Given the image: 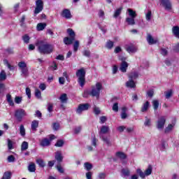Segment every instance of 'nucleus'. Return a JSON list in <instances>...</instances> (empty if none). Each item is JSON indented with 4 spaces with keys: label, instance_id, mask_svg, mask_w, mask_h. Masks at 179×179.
Instances as JSON below:
<instances>
[{
    "label": "nucleus",
    "instance_id": "f257e3e1",
    "mask_svg": "<svg viewBox=\"0 0 179 179\" xmlns=\"http://www.w3.org/2000/svg\"><path fill=\"white\" fill-rule=\"evenodd\" d=\"M36 45L40 54H51L54 51V46L43 41H38Z\"/></svg>",
    "mask_w": 179,
    "mask_h": 179
},
{
    "label": "nucleus",
    "instance_id": "f03ea898",
    "mask_svg": "<svg viewBox=\"0 0 179 179\" xmlns=\"http://www.w3.org/2000/svg\"><path fill=\"white\" fill-rule=\"evenodd\" d=\"M76 75L78 78V82L81 87H83L85 86V83H86V79L85 78L86 76V71L84 68H81L78 69Z\"/></svg>",
    "mask_w": 179,
    "mask_h": 179
},
{
    "label": "nucleus",
    "instance_id": "7ed1b4c3",
    "mask_svg": "<svg viewBox=\"0 0 179 179\" xmlns=\"http://www.w3.org/2000/svg\"><path fill=\"white\" fill-rule=\"evenodd\" d=\"M103 90V84L101 83H96L95 85L92 87V91L90 93V96L92 97H96L99 99L100 96V91Z\"/></svg>",
    "mask_w": 179,
    "mask_h": 179
},
{
    "label": "nucleus",
    "instance_id": "20e7f679",
    "mask_svg": "<svg viewBox=\"0 0 179 179\" xmlns=\"http://www.w3.org/2000/svg\"><path fill=\"white\" fill-rule=\"evenodd\" d=\"M18 67L21 72V76L23 78H27L29 76V69L27 68V64L24 62H20L18 63Z\"/></svg>",
    "mask_w": 179,
    "mask_h": 179
},
{
    "label": "nucleus",
    "instance_id": "39448f33",
    "mask_svg": "<svg viewBox=\"0 0 179 179\" xmlns=\"http://www.w3.org/2000/svg\"><path fill=\"white\" fill-rule=\"evenodd\" d=\"M43 9H44V2L43 0H36V8L34 11V15H38L40 12H42Z\"/></svg>",
    "mask_w": 179,
    "mask_h": 179
},
{
    "label": "nucleus",
    "instance_id": "423d86ee",
    "mask_svg": "<svg viewBox=\"0 0 179 179\" xmlns=\"http://www.w3.org/2000/svg\"><path fill=\"white\" fill-rule=\"evenodd\" d=\"M54 139H55V136L54 134L50 135L49 139L43 138L42 141H41L40 145L43 148H45V146H50L51 145V141H54Z\"/></svg>",
    "mask_w": 179,
    "mask_h": 179
},
{
    "label": "nucleus",
    "instance_id": "0eeeda50",
    "mask_svg": "<svg viewBox=\"0 0 179 179\" xmlns=\"http://www.w3.org/2000/svg\"><path fill=\"white\" fill-rule=\"evenodd\" d=\"M15 115L17 121L20 122L22 120H23V117H26V115H27V113H26L24 109L20 108L15 110Z\"/></svg>",
    "mask_w": 179,
    "mask_h": 179
},
{
    "label": "nucleus",
    "instance_id": "6e6552de",
    "mask_svg": "<svg viewBox=\"0 0 179 179\" xmlns=\"http://www.w3.org/2000/svg\"><path fill=\"white\" fill-rule=\"evenodd\" d=\"M162 6L164 8L165 10H171L173 9V5L170 0H159Z\"/></svg>",
    "mask_w": 179,
    "mask_h": 179
},
{
    "label": "nucleus",
    "instance_id": "1a4fd4ad",
    "mask_svg": "<svg viewBox=\"0 0 179 179\" xmlns=\"http://www.w3.org/2000/svg\"><path fill=\"white\" fill-rule=\"evenodd\" d=\"M90 107V105L89 103H82L80 104L76 109L77 114H82L83 111H87V110H89V108Z\"/></svg>",
    "mask_w": 179,
    "mask_h": 179
},
{
    "label": "nucleus",
    "instance_id": "9d476101",
    "mask_svg": "<svg viewBox=\"0 0 179 179\" xmlns=\"http://www.w3.org/2000/svg\"><path fill=\"white\" fill-rule=\"evenodd\" d=\"M164 124H166V117L162 116L157 121V128L158 129H163L164 128Z\"/></svg>",
    "mask_w": 179,
    "mask_h": 179
},
{
    "label": "nucleus",
    "instance_id": "9b49d317",
    "mask_svg": "<svg viewBox=\"0 0 179 179\" xmlns=\"http://www.w3.org/2000/svg\"><path fill=\"white\" fill-rule=\"evenodd\" d=\"M147 41L148 44H150V45H152L153 44H157V43H159V40H157V38H153V36H152V35L150 34L148 35Z\"/></svg>",
    "mask_w": 179,
    "mask_h": 179
},
{
    "label": "nucleus",
    "instance_id": "f8f14e48",
    "mask_svg": "<svg viewBox=\"0 0 179 179\" xmlns=\"http://www.w3.org/2000/svg\"><path fill=\"white\" fill-rule=\"evenodd\" d=\"M108 132H110V127L108 126H102L99 131V136L106 135V134H108Z\"/></svg>",
    "mask_w": 179,
    "mask_h": 179
},
{
    "label": "nucleus",
    "instance_id": "ddd939ff",
    "mask_svg": "<svg viewBox=\"0 0 179 179\" xmlns=\"http://www.w3.org/2000/svg\"><path fill=\"white\" fill-rule=\"evenodd\" d=\"M100 139L106 143L108 146H111V141H110V138H108L106 136L101 135L99 136Z\"/></svg>",
    "mask_w": 179,
    "mask_h": 179
},
{
    "label": "nucleus",
    "instance_id": "4468645a",
    "mask_svg": "<svg viewBox=\"0 0 179 179\" xmlns=\"http://www.w3.org/2000/svg\"><path fill=\"white\" fill-rule=\"evenodd\" d=\"M126 50L129 54H134V53L136 52V51H138V48H136V47H135L134 45H128L126 47Z\"/></svg>",
    "mask_w": 179,
    "mask_h": 179
},
{
    "label": "nucleus",
    "instance_id": "2eb2a0df",
    "mask_svg": "<svg viewBox=\"0 0 179 179\" xmlns=\"http://www.w3.org/2000/svg\"><path fill=\"white\" fill-rule=\"evenodd\" d=\"M127 69H128V62H123L120 64V71L125 73L127 72Z\"/></svg>",
    "mask_w": 179,
    "mask_h": 179
},
{
    "label": "nucleus",
    "instance_id": "dca6fc26",
    "mask_svg": "<svg viewBox=\"0 0 179 179\" xmlns=\"http://www.w3.org/2000/svg\"><path fill=\"white\" fill-rule=\"evenodd\" d=\"M62 16L66 19H71L72 16L71 15V11L68 9H64L62 13Z\"/></svg>",
    "mask_w": 179,
    "mask_h": 179
},
{
    "label": "nucleus",
    "instance_id": "f3484780",
    "mask_svg": "<svg viewBox=\"0 0 179 179\" xmlns=\"http://www.w3.org/2000/svg\"><path fill=\"white\" fill-rule=\"evenodd\" d=\"M73 41H75V37H65L64 38V42L66 45H69L71 44H72V43H73Z\"/></svg>",
    "mask_w": 179,
    "mask_h": 179
},
{
    "label": "nucleus",
    "instance_id": "a211bd4d",
    "mask_svg": "<svg viewBox=\"0 0 179 179\" xmlns=\"http://www.w3.org/2000/svg\"><path fill=\"white\" fill-rule=\"evenodd\" d=\"M64 159V157H62V154L60 151H57L55 152V159L59 162L61 163Z\"/></svg>",
    "mask_w": 179,
    "mask_h": 179
},
{
    "label": "nucleus",
    "instance_id": "6ab92c4d",
    "mask_svg": "<svg viewBox=\"0 0 179 179\" xmlns=\"http://www.w3.org/2000/svg\"><path fill=\"white\" fill-rule=\"evenodd\" d=\"M150 106V103L149 101H147L144 103L141 107V113H146V110L149 109Z\"/></svg>",
    "mask_w": 179,
    "mask_h": 179
},
{
    "label": "nucleus",
    "instance_id": "aec40b11",
    "mask_svg": "<svg viewBox=\"0 0 179 179\" xmlns=\"http://www.w3.org/2000/svg\"><path fill=\"white\" fill-rule=\"evenodd\" d=\"M115 156L120 159V160H125L127 159V155L122 152H116Z\"/></svg>",
    "mask_w": 179,
    "mask_h": 179
},
{
    "label": "nucleus",
    "instance_id": "412c9836",
    "mask_svg": "<svg viewBox=\"0 0 179 179\" xmlns=\"http://www.w3.org/2000/svg\"><path fill=\"white\" fill-rule=\"evenodd\" d=\"M28 171L29 173H35L36 172V164L31 162L28 166Z\"/></svg>",
    "mask_w": 179,
    "mask_h": 179
},
{
    "label": "nucleus",
    "instance_id": "4be33fe9",
    "mask_svg": "<svg viewBox=\"0 0 179 179\" xmlns=\"http://www.w3.org/2000/svg\"><path fill=\"white\" fill-rule=\"evenodd\" d=\"M37 31H41L43 29H45V27H47V24L46 23H38L37 24Z\"/></svg>",
    "mask_w": 179,
    "mask_h": 179
},
{
    "label": "nucleus",
    "instance_id": "5701e85b",
    "mask_svg": "<svg viewBox=\"0 0 179 179\" xmlns=\"http://www.w3.org/2000/svg\"><path fill=\"white\" fill-rule=\"evenodd\" d=\"M173 34H174L175 37L179 38V27L175 26L172 28Z\"/></svg>",
    "mask_w": 179,
    "mask_h": 179
},
{
    "label": "nucleus",
    "instance_id": "b1692460",
    "mask_svg": "<svg viewBox=\"0 0 179 179\" xmlns=\"http://www.w3.org/2000/svg\"><path fill=\"white\" fill-rule=\"evenodd\" d=\"M126 86L127 87H130L131 89L136 87V85H135V82H134L133 80L131 79L126 83Z\"/></svg>",
    "mask_w": 179,
    "mask_h": 179
},
{
    "label": "nucleus",
    "instance_id": "393cba45",
    "mask_svg": "<svg viewBox=\"0 0 179 179\" xmlns=\"http://www.w3.org/2000/svg\"><path fill=\"white\" fill-rule=\"evenodd\" d=\"M3 64H4V65H6V66H7L8 68L9 71H15V66L10 65V64H9V62L8 61V59H4Z\"/></svg>",
    "mask_w": 179,
    "mask_h": 179
},
{
    "label": "nucleus",
    "instance_id": "a878e982",
    "mask_svg": "<svg viewBox=\"0 0 179 179\" xmlns=\"http://www.w3.org/2000/svg\"><path fill=\"white\" fill-rule=\"evenodd\" d=\"M6 100H7L9 106H15V103L13 102V100L12 99V95L8 94L6 95Z\"/></svg>",
    "mask_w": 179,
    "mask_h": 179
},
{
    "label": "nucleus",
    "instance_id": "bb28decb",
    "mask_svg": "<svg viewBox=\"0 0 179 179\" xmlns=\"http://www.w3.org/2000/svg\"><path fill=\"white\" fill-rule=\"evenodd\" d=\"M126 22H127V24H129L130 26H134V24H135V18L131 17H127Z\"/></svg>",
    "mask_w": 179,
    "mask_h": 179
},
{
    "label": "nucleus",
    "instance_id": "cd10ccee",
    "mask_svg": "<svg viewBox=\"0 0 179 179\" xmlns=\"http://www.w3.org/2000/svg\"><path fill=\"white\" fill-rule=\"evenodd\" d=\"M28 149H29V143H27V141L22 142L21 145L22 152H24V150H27Z\"/></svg>",
    "mask_w": 179,
    "mask_h": 179
},
{
    "label": "nucleus",
    "instance_id": "c85d7f7f",
    "mask_svg": "<svg viewBox=\"0 0 179 179\" xmlns=\"http://www.w3.org/2000/svg\"><path fill=\"white\" fill-rule=\"evenodd\" d=\"M121 12H122V7H120L119 8L116 9L113 14V17L117 19V17L121 15Z\"/></svg>",
    "mask_w": 179,
    "mask_h": 179
},
{
    "label": "nucleus",
    "instance_id": "c756f323",
    "mask_svg": "<svg viewBox=\"0 0 179 179\" xmlns=\"http://www.w3.org/2000/svg\"><path fill=\"white\" fill-rule=\"evenodd\" d=\"M59 100L61 103H66V101H68V96L66 94H62L59 97Z\"/></svg>",
    "mask_w": 179,
    "mask_h": 179
},
{
    "label": "nucleus",
    "instance_id": "7c9ffc66",
    "mask_svg": "<svg viewBox=\"0 0 179 179\" xmlns=\"http://www.w3.org/2000/svg\"><path fill=\"white\" fill-rule=\"evenodd\" d=\"M37 128H38V121L34 120L31 123V129L32 131H36Z\"/></svg>",
    "mask_w": 179,
    "mask_h": 179
},
{
    "label": "nucleus",
    "instance_id": "2f4dec72",
    "mask_svg": "<svg viewBox=\"0 0 179 179\" xmlns=\"http://www.w3.org/2000/svg\"><path fill=\"white\" fill-rule=\"evenodd\" d=\"M152 171H153V167L152 165H149L148 169L145 171V176H150V174H152Z\"/></svg>",
    "mask_w": 179,
    "mask_h": 179
},
{
    "label": "nucleus",
    "instance_id": "473e14b6",
    "mask_svg": "<svg viewBox=\"0 0 179 179\" xmlns=\"http://www.w3.org/2000/svg\"><path fill=\"white\" fill-rule=\"evenodd\" d=\"M20 134L21 136H26V129H24V126L23 124H21L20 126Z\"/></svg>",
    "mask_w": 179,
    "mask_h": 179
},
{
    "label": "nucleus",
    "instance_id": "72a5a7b5",
    "mask_svg": "<svg viewBox=\"0 0 179 179\" xmlns=\"http://www.w3.org/2000/svg\"><path fill=\"white\" fill-rule=\"evenodd\" d=\"M127 11L129 12V16H130V17H136V12L134 11V10L128 8Z\"/></svg>",
    "mask_w": 179,
    "mask_h": 179
},
{
    "label": "nucleus",
    "instance_id": "f704fd0d",
    "mask_svg": "<svg viewBox=\"0 0 179 179\" xmlns=\"http://www.w3.org/2000/svg\"><path fill=\"white\" fill-rule=\"evenodd\" d=\"M84 167H85V169H86L87 171H90V170H92V169H93V165H92L89 162H85L84 164Z\"/></svg>",
    "mask_w": 179,
    "mask_h": 179
},
{
    "label": "nucleus",
    "instance_id": "c9c22d12",
    "mask_svg": "<svg viewBox=\"0 0 179 179\" xmlns=\"http://www.w3.org/2000/svg\"><path fill=\"white\" fill-rule=\"evenodd\" d=\"M6 80V73L2 70L0 73V81Z\"/></svg>",
    "mask_w": 179,
    "mask_h": 179
},
{
    "label": "nucleus",
    "instance_id": "e433bc0d",
    "mask_svg": "<svg viewBox=\"0 0 179 179\" xmlns=\"http://www.w3.org/2000/svg\"><path fill=\"white\" fill-rule=\"evenodd\" d=\"M152 106H153L155 111H157V109L159 108V101L153 100L152 101Z\"/></svg>",
    "mask_w": 179,
    "mask_h": 179
},
{
    "label": "nucleus",
    "instance_id": "4c0bfd02",
    "mask_svg": "<svg viewBox=\"0 0 179 179\" xmlns=\"http://www.w3.org/2000/svg\"><path fill=\"white\" fill-rule=\"evenodd\" d=\"M138 75L136 72L131 73L129 75V78L130 80H134V79H136L138 78Z\"/></svg>",
    "mask_w": 179,
    "mask_h": 179
},
{
    "label": "nucleus",
    "instance_id": "58836bf2",
    "mask_svg": "<svg viewBox=\"0 0 179 179\" xmlns=\"http://www.w3.org/2000/svg\"><path fill=\"white\" fill-rule=\"evenodd\" d=\"M136 173H137V174H138L140 176V177L141 178H145L146 177L145 172L142 171V170H141V169H138L136 170Z\"/></svg>",
    "mask_w": 179,
    "mask_h": 179
},
{
    "label": "nucleus",
    "instance_id": "ea45409f",
    "mask_svg": "<svg viewBox=\"0 0 179 179\" xmlns=\"http://www.w3.org/2000/svg\"><path fill=\"white\" fill-rule=\"evenodd\" d=\"M122 173L124 176V177H129L131 172L128 169H122Z\"/></svg>",
    "mask_w": 179,
    "mask_h": 179
},
{
    "label": "nucleus",
    "instance_id": "a19ab883",
    "mask_svg": "<svg viewBox=\"0 0 179 179\" xmlns=\"http://www.w3.org/2000/svg\"><path fill=\"white\" fill-rule=\"evenodd\" d=\"M106 48H108V50H111V48H113L114 47V42H113L111 41H108L106 43Z\"/></svg>",
    "mask_w": 179,
    "mask_h": 179
},
{
    "label": "nucleus",
    "instance_id": "79ce46f5",
    "mask_svg": "<svg viewBox=\"0 0 179 179\" xmlns=\"http://www.w3.org/2000/svg\"><path fill=\"white\" fill-rule=\"evenodd\" d=\"M37 164H38L39 167H45V162L41 159L36 160Z\"/></svg>",
    "mask_w": 179,
    "mask_h": 179
},
{
    "label": "nucleus",
    "instance_id": "37998d69",
    "mask_svg": "<svg viewBox=\"0 0 179 179\" xmlns=\"http://www.w3.org/2000/svg\"><path fill=\"white\" fill-rule=\"evenodd\" d=\"M35 97H36V99H41V91H40V90L36 89L35 90Z\"/></svg>",
    "mask_w": 179,
    "mask_h": 179
},
{
    "label": "nucleus",
    "instance_id": "c03bdc74",
    "mask_svg": "<svg viewBox=\"0 0 179 179\" xmlns=\"http://www.w3.org/2000/svg\"><path fill=\"white\" fill-rule=\"evenodd\" d=\"M79 48V41H76L73 43V51L76 52Z\"/></svg>",
    "mask_w": 179,
    "mask_h": 179
},
{
    "label": "nucleus",
    "instance_id": "a18cd8bd",
    "mask_svg": "<svg viewBox=\"0 0 179 179\" xmlns=\"http://www.w3.org/2000/svg\"><path fill=\"white\" fill-rule=\"evenodd\" d=\"M91 52L90 50H84L83 51V55H84V57H87V58L90 57L91 55Z\"/></svg>",
    "mask_w": 179,
    "mask_h": 179
},
{
    "label": "nucleus",
    "instance_id": "49530a36",
    "mask_svg": "<svg viewBox=\"0 0 179 179\" xmlns=\"http://www.w3.org/2000/svg\"><path fill=\"white\" fill-rule=\"evenodd\" d=\"M48 113H52L54 111V104L49 103H48Z\"/></svg>",
    "mask_w": 179,
    "mask_h": 179
},
{
    "label": "nucleus",
    "instance_id": "de8ad7c7",
    "mask_svg": "<svg viewBox=\"0 0 179 179\" xmlns=\"http://www.w3.org/2000/svg\"><path fill=\"white\" fill-rule=\"evenodd\" d=\"M22 40L24 43H25L26 44H29L30 41V37L28 35H24L22 36Z\"/></svg>",
    "mask_w": 179,
    "mask_h": 179
},
{
    "label": "nucleus",
    "instance_id": "09e8293b",
    "mask_svg": "<svg viewBox=\"0 0 179 179\" xmlns=\"http://www.w3.org/2000/svg\"><path fill=\"white\" fill-rule=\"evenodd\" d=\"M12 173L10 172L4 173L2 179H10Z\"/></svg>",
    "mask_w": 179,
    "mask_h": 179
},
{
    "label": "nucleus",
    "instance_id": "8fccbe9b",
    "mask_svg": "<svg viewBox=\"0 0 179 179\" xmlns=\"http://www.w3.org/2000/svg\"><path fill=\"white\" fill-rule=\"evenodd\" d=\"M171 96H173V90H170L167 91L166 92H165L166 99H170V97H171Z\"/></svg>",
    "mask_w": 179,
    "mask_h": 179
},
{
    "label": "nucleus",
    "instance_id": "3c124183",
    "mask_svg": "<svg viewBox=\"0 0 179 179\" xmlns=\"http://www.w3.org/2000/svg\"><path fill=\"white\" fill-rule=\"evenodd\" d=\"M55 146H56L57 148H62V146H64V141H62V140L57 141V143H55Z\"/></svg>",
    "mask_w": 179,
    "mask_h": 179
},
{
    "label": "nucleus",
    "instance_id": "603ef678",
    "mask_svg": "<svg viewBox=\"0 0 179 179\" xmlns=\"http://www.w3.org/2000/svg\"><path fill=\"white\" fill-rule=\"evenodd\" d=\"M145 19L148 20V22L150 21V19H152V11L149 10L146 15H145Z\"/></svg>",
    "mask_w": 179,
    "mask_h": 179
},
{
    "label": "nucleus",
    "instance_id": "864d4df0",
    "mask_svg": "<svg viewBox=\"0 0 179 179\" xmlns=\"http://www.w3.org/2000/svg\"><path fill=\"white\" fill-rule=\"evenodd\" d=\"M67 33L70 37H74L75 38V31L72 30V29H67Z\"/></svg>",
    "mask_w": 179,
    "mask_h": 179
},
{
    "label": "nucleus",
    "instance_id": "5fc2aeb1",
    "mask_svg": "<svg viewBox=\"0 0 179 179\" xmlns=\"http://www.w3.org/2000/svg\"><path fill=\"white\" fill-rule=\"evenodd\" d=\"M26 94L28 99H31V90H30V88L29 87L26 88Z\"/></svg>",
    "mask_w": 179,
    "mask_h": 179
},
{
    "label": "nucleus",
    "instance_id": "6e6d98bb",
    "mask_svg": "<svg viewBox=\"0 0 179 179\" xmlns=\"http://www.w3.org/2000/svg\"><path fill=\"white\" fill-rule=\"evenodd\" d=\"M22 96H15V103H16V104H20V103H22Z\"/></svg>",
    "mask_w": 179,
    "mask_h": 179
},
{
    "label": "nucleus",
    "instance_id": "4d7b16f0",
    "mask_svg": "<svg viewBox=\"0 0 179 179\" xmlns=\"http://www.w3.org/2000/svg\"><path fill=\"white\" fill-rule=\"evenodd\" d=\"M173 127L174 126H173V124H169L168 127L165 129V133L167 134L170 132V131L173 129Z\"/></svg>",
    "mask_w": 179,
    "mask_h": 179
},
{
    "label": "nucleus",
    "instance_id": "13d9d810",
    "mask_svg": "<svg viewBox=\"0 0 179 179\" xmlns=\"http://www.w3.org/2000/svg\"><path fill=\"white\" fill-rule=\"evenodd\" d=\"M112 110H113L115 113H118V103H115L113 104Z\"/></svg>",
    "mask_w": 179,
    "mask_h": 179
},
{
    "label": "nucleus",
    "instance_id": "bf43d9fd",
    "mask_svg": "<svg viewBox=\"0 0 179 179\" xmlns=\"http://www.w3.org/2000/svg\"><path fill=\"white\" fill-rule=\"evenodd\" d=\"M144 125L145 127H150V119L148 118V117H145V121L144 122Z\"/></svg>",
    "mask_w": 179,
    "mask_h": 179
},
{
    "label": "nucleus",
    "instance_id": "052dcab7",
    "mask_svg": "<svg viewBox=\"0 0 179 179\" xmlns=\"http://www.w3.org/2000/svg\"><path fill=\"white\" fill-rule=\"evenodd\" d=\"M7 160L8 163H12L15 162V157L13 155H10L8 157Z\"/></svg>",
    "mask_w": 179,
    "mask_h": 179
},
{
    "label": "nucleus",
    "instance_id": "680f3d73",
    "mask_svg": "<svg viewBox=\"0 0 179 179\" xmlns=\"http://www.w3.org/2000/svg\"><path fill=\"white\" fill-rule=\"evenodd\" d=\"M52 128L55 131H58L59 129V123H53Z\"/></svg>",
    "mask_w": 179,
    "mask_h": 179
},
{
    "label": "nucleus",
    "instance_id": "e2e57ef3",
    "mask_svg": "<svg viewBox=\"0 0 179 179\" xmlns=\"http://www.w3.org/2000/svg\"><path fill=\"white\" fill-rule=\"evenodd\" d=\"M94 113L96 115H99V114H100L101 111H100V108H98L97 106H95L94 108Z\"/></svg>",
    "mask_w": 179,
    "mask_h": 179
},
{
    "label": "nucleus",
    "instance_id": "0e129e2a",
    "mask_svg": "<svg viewBox=\"0 0 179 179\" xmlns=\"http://www.w3.org/2000/svg\"><path fill=\"white\" fill-rule=\"evenodd\" d=\"M82 131V127L78 126L74 129V133L75 134H80Z\"/></svg>",
    "mask_w": 179,
    "mask_h": 179
},
{
    "label": "nucleus",
    "instance_id": "69168bd1",
    "mask_svg": "<svg viewBox=\"0 0 179 179\" xmlns=\"http://www.w3.org/2000/svg\"><path fill=\"white\" fill-rule=\"evenodd\" d=\"M106 173H100L98 175V178H99V179H106Z\"/></svg>",
    "mask_w": 179,
    "mask_h": 179
},
{
    "label": "nucleus",
    "instance_id": "338daca9",
    "mask_svg": "<svg viewBox=\"0 0 179 179\" xmlns=\"http://www.w3.org/2000/svg\"><path fill=\"white\" fill-rule=\"evenodd\" d=\"M6 52H7V54H9V55L14 54L13 48H8L6 50Z\"/></svg>",
    "mask_w": 179,
    "mask_h": 179
},
{
    "label": "nucleus",
    "instance_id": "774afa93",
    "mask_svg": "<svg viewBox=\"0 0 179 179\" xmlns=\"http://www.w3.org/2000/svg\"><path fill=\"white\" fill-rule=\"evenodd\" d=\"M87 179H92V176H93V173L92 172H87L85 174Z\"/></svg>",
    "mask_w": 179,
    "mask_h": 179
}]
</instances>
